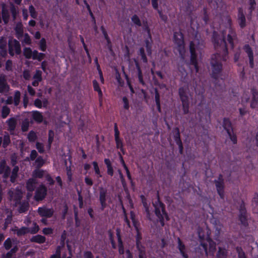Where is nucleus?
<instances>
[{"instance_id":"obj_1","label":"nucleus","mask_w":258,"mask_h":258,"mask_svg":"<svg viewBox=\"0 0 258 258\" xmlns=\"http://www.w3.org/2000/svg\"><path fill=\"white\" fill-rule=\"evenodd\" d=\"M212 41L216 52L213 54L211 60L212 69V77L217 79L218 75L222 70V64L220 61L227 60L228 50L225 41L224 31L221 35L215 31L213 32Z\"/></svg>"},{"instance_id":"obj_2","label":"nucleus","mask_w":258,"mask_h":258,"mask_svg":"<svg viewBox=\"0 0 258 258\" xmlns=\"http://www.w3.org/2000/svg\"><path fill=\"white\" fill-rule=\"evenodd\" d=\"M8 47L9 54L13 56L14 55V50L17 54L21 53V45L19 42L16 39H13L12 38L10 39L8 41Z\"/></svg>"},{"instance_id":"obj_3","label":"nucleus","mask_w":258,"mask_h":258,"mask_svg":"<svg viewBox=\"0 0 258 258\" xmlns=\"http://www.w3.org/2000/svg\"><path fill=\"white\" fill-rule=\"evenodd\" d=\"M189 50L190 53V63L194 66V67L198 72L199 69L198 66L197 55L196 53L195 45L192 41L190 42Z\"/></svg>"},{"instance_id":"obj_4","label":"nucleus","mask_w":258,"mask_h":258,"mask_svg":"<svg viewBox=\"0 0 258 258\" xmlns=\"http://www.w3.org/2000/svg\"><path fill=\"white\" fill-rule=\"evenodd\" d=\"M47 188L44 185H41L36 189L34 196V199L36 201L43 200L47 195Z\"/></svg>"},{"instance_id":"obj_5","label":"nucleus","mask_w":258,"mask_h":258,"mask_svg":"<svg viewBox=\"0 0 258 258\" xmlns=\"http://www.w3.org/2000/svg\"><path fill=\"white\" fill-rule=\"evenodd\" d=\"M158 201L155 203H153L155 207V213L157 217L163 216L162 214L165 212V207L164 204L160 201L159 196L157 195Z\"/></svg>"},{"instance_id":"obj_6","label":"nucleus","mask_w":258,"mask_h":258,"mask_svg":"<svg viewBox=\"0 0 258 258\" xmlns=\"http://www.w3.org/2000/svg\"><path fill=\"white\" fill-rule=\"evenodd\" d=\"M10 86L7 83V76L2 74L0 75V93L6 94L10 91Z\"/></svg>"},{"instance_id":"obj_7","label":"nucleus","mask_w":258,"mask_h":258,"mask_svg":"<svg viewBox=\"0 0 258 258\" xmlns=\"http://www.w3.org/2000/svg\"><path fill=\"white\" fill-rule=\"evenodd\" d=\"M8 195L10 196V200L15 201L16 204L21 203V200L23 197V193L21 190L16 189L15 191L10 190L8 192Z\"/></svg>"},{"instance_id":"obj_8","label":"nucleus","mask_w":258,"mask_h":258,"mask_svg":"<svg viewBox=\"0 0 258 258\" xmlns=\"http://www.w3.org/2000/svg\"><path fill=\"white\" fill-rule=\"evenodd\" d=\"M174 39L175 43L178 46V50L180 53H181L182 50L184 48V41L182 34L180 32H175L174 33Z\"/></svg>"},{"instance_id":"obj_9","label":"nucleus","mask_w":258,"mask_h":258,"mask_svg":"<svg viewBox=\"0 0 258 258\" xmlns=\"http://www.w3.org/2000/svg\"><path fill=\"white\" fill-rule=\"evenodd\" d=\"M53 209H48L45 207H40L38 209V213L41 217L50 218L54 214Z\"/></svg>"},{"instance_id":"obj_10","label":"nucleus","mask_w":258,"mask_h":258,"mask_svg":"<svg viewBox=\"0 0 258 258\" xmlns=\"http://www.w3.org/2000/svg\"><path fill=\"white\" fill-rule=\"evenodd\" d=\"M239 212L240 214L239 216V219L241 224L245 226L248 225V223L247 221L246 211L243 204H241L240 206Z\"/></svg>"},{"instance_id":"obj_11","label":"nucleus","mask_w":258,"mask_h":258,"mask_svg":"<svg viewBox=\"0 0 258 258\" xmlns=\"http://www.w3.org/2000/svg\"><path fill=\"white\" fill-rule=\"evenodd\" d=\"M237 22L241 28L243 29L246 26V19L241 8L238 9Z\"/></svg>"},{"instance_id":"obj_12","label":"nucleus","mask_w":258,"mask_h":258,"mask_svg":"<svg viewBox=\"0 0 258 258\" xmlns=\"http://www.w3.org/2000/svg\"><path fill=\"white\" fill-rule=\"evenodd\" d=\"M186 89L183 87H181L178 90L179 95L180 99L182 101L183 106L184 107L185 106L188 105V97L186 93Z\"/></svg>"},{"instance_id":"obj_13","label":"nucleus","mask_w":258,"mask_h":258,"mask_svg":"<svg viewBox=\"0 0 258 258\" xmlns=\"http://www.w3.org/2000/svg\"><path fill=\"white\" fill-rule=\"evenodd\" d=\"M114 132L115 141L116 144V147L117 148H120L123 154H124L123 149L122 142L119 139V132L118 130L117 124L116 123L114 124Z\"/></svg>"},{"instance_id":"obj_14","label":"nucleus","mask_w":258,"mask_h":258,"mask_svg":"<svg viewBox=\"0 0 258 258\" xmlns=\"http://www.w3.org/2000/svg\"><path fill=\"white\" fill-rule=\"evenodd\" d=\"M243 49L248 56L250 67L252 69L254 67L253 54L252 50L248 44L245 45L243 47Z\"/></svg>"},{"instance_id":"obj_15","label":"nucleus","mask_w":258,"mask_h":258,"mask_svg":"<svg viewBox=\"0 0 258 258\" xmlns=\"http://www.w3.org/2000/svg\"><path fill=\"white\" fill-rule=\"evenodd\" d=\"M107 194L106 189L101 187L99 188V200L101 204V209L103 210L106 206V195Z\"/></svg>"},{"instance_id":"obj_16","label":"nucleus","mask_w":258,"mask_h":258,"mask_svg":"<svg viewBox=\"0 0 258 258\" xmlns=\"http://www.w3.org/2000/svg\"><path fill=\"white\" fill-rule=\"evenodd\" d=\"M2 18L5 24H7L10 19V14L8 9L6 8V5L3 4L2 5Z\"/></svg>"},{"instance_id":"obj_17","label":"nucleus","mask_w":258,"mask_h":258,"mask_svg":"<svg viewBox=\"0 0 258 258\" xmlns=\"http://www.w3.org/2000/svg\"><path fill=\"white\" fill-rule=\"evenodd\" d=\"M222 126L226 131L228 135H230V132L233 131L232 123L229 118H224Z\"/></svg>"},{"instance_id":"obj_18","label":"nucleus","mask_w":258,"mask_h":258,"mask_svg":"<svg viewBox=\"0 0 258 258\" xmlns=\"http://www.w3.org/2000/svg\"><path fill=\"white\" fill-rule=\"evenodd\" d=\"M217 192L221 198H223L224 193V181H214Z\"/></svg>"},{"instance_id":"obj_19","label":"nucleus","mask_w":258,"mask_h":258,"mask_svg":"<svg viewBox=\"0 0 258 258\" xmlns=\"http://www.w3.org/2000/svg\"><path fill=\"white\" fill-rule=\"evenodd\" d=\"M37 183L36 180L34 178H30L26 182L27 189L29 191H33L35 188V184Z\"/></svg>"},{"instance_id":"obj_20","label":"nucleus","mask_w":258,"mask_h":258,"mask_svg":"<svg viewBox=\"0 0 258 258\" xmlns=\"http://www.w3.org/2000/svg\"><path fill=\"white\" fill-rule=\"evenodd\" d=\"M177 242H178V248L181 254L184 258H187L188 255L185 253L184 250L185 249V247L184 244L182 243L181 240L179 237H177Z\"/></svg>"},{"instance_id":"obj_21","label":"nucleus","mask_w":258,"mask_h":258,"mask_svg":"<svg viewBox=\"0 0 258 258\" xmlns=\"http://www.w3.org/2000/svg\"><path fill=\"white\" fill-rule=\"evenodd\" d=\"M7 123L9 126V131L11 132L15 131L17 125V119L14 117L9 119Z\"/></svg>"},{"instance_id":"obj_22","label":"nucleus","mask_w":258,"mask_h":258,"mask_svg":"<svg viewBox=\"0 0 258 258\" xmlns=\"http://www.w3.org/2000/svg\"><path fill=\"white\" fill-rule=\"evenodd\" d=\"M32 117L37 123H41L43 121V115L41 113L38 111H34L32 112Z\"/></svg>"},{"instance_id":"obj_23","label":"nucleus","mask_w":258,"mask_h":258,"mask_svg":"<svg viewBox=\"0 0 258 258\" xmlns=\"http://www.w3.org/2000/svg\"><path fill=\"white\" fill-rule=\"evenodd\" d=\"M17 37L18 39L23 35V29L21 23H18L15 28Z\"/></svg>"},{"instance_id":"obj_24","label":"nucleus","mask_w":258,"mask_h":258,"mask_svg":"<svg viewBox=\"0 0 258 258\" xmlns=\"http://www.w3.org/2000/svg\"><path fill=\"white\" fill-rule=\"evenodd\" d=\"M45 237L41 235L34 236L30 239L31 242H36L38 243H43L45 242Z\"/></svg>"},{"instance_id":"obj_25","label":"nucleus","mask_w":258,"mask_h":258,"mask_svg":"<svg viewBox=\"0 0 258 258\" xmlns=\"http://www.w3.org/2000/svg\"><path fill=\"white\" fill-rule=\"evenodd\" d=\"M19 170V167L18 166H15L14 168L12 170V175H11L10 177V181L12 183H14L16 181V179L18 177V172Z\"/></svg>"},{"instance_id":"obj_26","label":"nucleus","mask_w":258,"mask_h":258,"mask_svg":"<svg viewBox=\"0 0 258 258\" xmlns=\"http://www.w3.org/2000/svg\"><path fill=\"white\" fill-rule=\"evenodd\" d=\"M13 230L16 231V234L18 236H21L29 233V228L26 227H22L20 229L17 228Z\"/></svg>"},{"instance_id":"obj_27","label":"nucleus","mask_w":258,"mask_h":258,"mask_svg":"<svg viewBox=\"0 0 258 258\" xmlns=\"http://www.w3.org/2000/svg\"><path fill=\"white\" fill-rule=\"evenodd\" d=\"M227 252L225 248L219 247L216 258H227Z\"/></svg>"},{"instance_id":"obj_28","label":"nucleus","mask_w":258,"mask_h":258,"mask_svg":"<svg viewBox=\"0 0 258 258\" xmlns=\"http://www.w3.org/2000/svg\"><path fill=\"white\" fill-rule=\"evenodd\" d=\"M207 241L209 243V251L210 252H212L213 253H214V252L216 251V243L213 241L211 238H210L209 236L207 238Z\"/></svg>"},{"instance_id":"obj_29","label":"nucleus","mask_w":258,"mask_h":258,"mask_svg":"<svg viewBox=\"0 0 258 258\" xmlns=\"http://www.w3.org/2000/svg\"><path fill=\"white\" fill-rule=\"evenodd\" d=\"M155 99L156 105L157 106V109L158 111L160 112L161 111V109L160 103V94L158 92L157 89H155Z\"/></svg>"},{"instance_id":"obj_30","label":"nucleus","mask_w":258,"mask_h":258,"mask_svg":"<svg viewBox=\"0 0 258 258\" xmlns=\"http://www.w3.org/2000/svg\"><path fill=\"white\" fill-rule=\"evenodd\" d=\"M23 54L26 58H31L32 55V49L29 47H25L23 49Z\"/></svg>"},{"instance_id":"obj_31","label":"nucleus","mask_w":258,"mask_h":258,"mask_svg":"<svg viewBox=\"0 0 258 258\" xmlns=\"http://www.w3.org/2000/svg\"><path fill=\"white\" fill-rule=\"evenodd\" d=\"M29 126V121L28 118L25 119L22 123L21 130L22 132H25L28 130Z\"/></svg>"},{"instance_id":"obj_32","label":"nucleus","mask_w":258,"mask_h":258,"mask_svg":"<svg viewBox=\"0 0 258 258\" xmlns=\"http://www.w3.org/2000/svg\"><path fill=\"white\" fill-rule=\"evenodd\" d=\"M10 113V109L7 106H4L2 110V117L3 118H6Z\"/></svg>"},{"instance_id":"obj_33","label":"nucleus","mask_w":258,"mask_h":258,"mask_svg":"<svg viewBox=\"0 0 258 258\" xmlns=\"http://www.w3.org/2000/svg\"><path fill=\"white\" fill-rule=\"evenodd\" d=\"M29 207V204L28 202L23 203L21 204V206L19 209V212L20 213L25 212L28 211Z\"/></svg>"},{"instance_id":"obj_34","label":"nucleus","mask_w":258,"mask_h":258,"mask_svg":"<svg viewBox=\"0 0 258 258\" xmlns=\"http://www.w3.org/2000/svg\"><path fill=\"white\" fill-rule=\"evenodd\" d=\"M35 163L37 168H39L44 164V160L41 156H39L35 160Z\"/></svg>"},{"instance_id":"obj_35","label":"nucleus","mask_w":258,"mask_h":258,"mask_svg":"<svg viewBox=\"0 0 258 258\" xmlns=\"http://www.w3.org/2000/svg\"><path fill=\"white\" fill-rule=\"evenodd\" d=\"M74 216L75 220V226L76 227H78L81 225V220L79 219L78 212L76 207H75L74 209Z\"/></svg>"},{"instance_id":"obj_36","label":"nucleus","mask_w":258,"mask_h":258,"mask_svg":"<svg viewBox=\"0 0 258 258\" xmlns=\"http://www.w3.org/2000/svg\"><path fill=\"white\" fill-rule=\"evenodd\" d=\"M11 143V140L10 136L7 134L4 136L3 147L5 148H6Z\"/></svg>"},{"instance_id":"obj_37","label":"nucleus","mask_w":258,"mask_h":258,"mask_svg":"<svg viewBox=\"0 0 258 258\" xmlns=\"http://www.w3.org/2000/svg\"><path fill=\"white\" fill-rule=\"evenodd\" d=\"M236 250L238 253V258H247L245 252L241 247H236Z\"/></svg>"},{"instance_id":"obj_38","label":"nucleus","mask_w":258,"mask_h":258,"mask_svg":"<svg viewBox=\"0 0 258 258\" xmlns=\"http://www.w3.org/2000/svg\"><path fill=\"white\" fill-rule=\"evenodd\" d=\"M19 248L17 246H15L10 251L6 254V258H12L14 254L17 252Z\"/></svg>"},{"instance_id":"obj_39","label":"nucleus","mask_w":258,"mask_h":258,"mask_svg":"<svg viewBox=\"0 0 258 258\" xmlns=\"http://www.w3.org/2000/svg\"><path fill=\"white\" fill-rule=\"evenodd\" d=\"M20 96H21V93H20V91H17L15 92L14 101V104L15 106H17L19 104L20 100Z\"/></svg>"},{"instance_id":"obj_40","label":"nucleus","mask_w":258,"mask_h":258,"mask_svg":"<svg viewBox=\"0 0 258 258\" xmlns=\"http://www.w3.org/2000/svg\"><path fill=\"white\" fill-rule=\"evenodd\" d=\"M37 138L36 133L33 131H30L28 135V139L31 142H34Z\"/></svg>"},{"instance_id":"obj_41","label":"nucleus","mask_w":258,"mask_h":258,"mask_svg":"<svg viewBox=\"0 0 258 258\" xmlns=\"http://www.w3.org/2000/svg\"><path fill=\"white\" fill-rule=\"evenodd\" d=\"M44 171L40 170L39 168H38L37 169H36L34 171L33 175L35 177L42 178L44 175Z\"/></svg>"},{"instance_id":"obj_42","label":"nucleus","mask_w":258,"mask_h":258,"mask_svg":"<svg viewBox=\"0 0 258 258\" xmlns=\"http://www.w3.org/2000/svg\"><path fill=\"white\" fill-rule=\"evenodd\" d=\"M7 167H9V166L7 165L6 161L5 160H2L0 162V174H3L5 172Z\"/></svg>"},{"instance_id":"obj_43","label":"nucleus","mask_w":258,"mask_h":258,"mask_svg":"<svg viewBox=\"0 0 258 258\" xmlns=\"http://www.w3.org/2000/svg\"><path fill=\"white\" fill-rule=\"evenodd\" d=\"M33 225V227L32 228H29V233L31 234H35L39 231V228L38 225L35 222H34Z\"/></svg>"},{"instance_id":"obj_44","label":"nucleus","mask_w":258,"mask_h":258,"mask_svg":"<svg viewBox=\"0 0 258 258\" xmlns=\"http://www.w3.org/2000/svg\"><path fill=\"white\" fill-rule=\"evenodd\" d=\"M93 84L94 90L98 92V94L100 96H101L102 95V92L97 81L95 80H94L93 81Z\"/></svg>"},{"instance_id":"obj_45","label":"nucleus","mask_w":258,"mask_h":258,"mask_svg":"<svg viewBox=\"0 0 258 258\" xmlns=\"http://www.w3.org/2000/svg\"><path fill=\"white\" fill-rule=\"evenodd\" d=\"M132 22L136 25L138 26H141L142 23L139 18V17L137 15H134L131 18Z\"/></svg>"},{"instance_id":"obj_46","label":"nucleus","mask_w":258,"mask_h":258,"mask_svg":"<svg viewBox=\"0 0 258 258\" xmlns=\"http://www.w3.org/2000/svg\"><path fill=\"white\" fill-rule=\"evenodd\" d=\"M29 11L31 16L33 18H36L37 16V13L35 11L34 7L32 5H30L29 7Z\"/></svg>"},{"instance_id":"obj_47","label":"nucleus","mask_w":258,"mask_h":258,"mask_svg":"<svg viewBox=\"0 0 258 258\" xmlns=\"http://www.w3.org/2000/svg\"><path fill=\"white\" fill-rule=\"evenodd\" d=\"M4 246L6 249L9 250L12 247V241L11 239L9 238L6 240V241L4 242Z\"/></svg>"},{"instance_id":"obj_48","label":"nucleus","mask_w":258,"mask_h":258,"mask_svg":"<svg viewBox=\"0 0 258 258\" xmlns=\"http://www.w3.org/2000/svg\"><path fill=\"white\" fill-rule=\"evenodd\" d=\"M139 54H140L142 56V59H143L144 62H147V58L146 57V54L145 53V50L143 47H141L139 50Z\"/></svg>"},{"instance_id":"obj_49","label":"nucleus","mask_w":258,"mask_h":258,"mask_svg":"<svg viewBox=\"0 0 258 258\" xmlns=\"http://www.w3.org/2000/svg\"><path fill=\"white\" fill-rule=\"evenodd\" d=\"M174 133V139L175 141L176 140L180 139V132L179 129L178 127H176L173 129V131Z\"/></svg>"},{"instance_id":"obj_50","label":"nucleus","mask_w":258,"mask_h":258,"mask_svg":"<svg viewBox=\"0 0 258 258\" xmlns=\"http://www.w3.org/2000/svg\"><path fill=\"white\" fill-rule=\"evenodd\" d=\"M116 236H117V240H118V246L123 245V242H122V241L121 238L120 229L117 228L116 230Z\"/></svg>"},{"instance_id":"obj_51","label":"nucleus","mask_w":258,"mask_h":258,"mask_svg":"<svg viewBox=\"0 0 258 258\" xmlns=\"http://www.w3.org/2000/svg\"><path fill=\"white\" fill-rule=\"evenodd\" d=\"M36 147L40 153H43L44 152L43 145L39 142H37Z\"/></svg>"},{"instance_id":"obj_52","label":"nucleus","mask_w":258,"mask_h":258,"mask_svg":"<svg viewBox=\"0 0 258 258\" xmlns=\"http://www.w3.org/2000/svg\"><path fill=\"white\" fill-rule=\"evenodd\" d=\"M40 48L41 50L45 51L46 48V41L44 38H42L40 41Z\"/></svg>"},{"instance_id":"obj_53","label":"nucleus","mask_w":258,"mask_h":258,"mask_svg":"<svg viewBox=\"0 0 258 258\" xmlns=\"http://www.w3.org/2000/svg\"><path fill=\"white\" fill-rule=\"evenodd\" d=\"M42 73L40 71H36L35 75L33 76V79H36L38 81H41L42 77H41Z\"/></svg>"},{"instance_id":"obj_54","label":"nucleus","mask_w":258,"mask_h":258,"mask_svg":"<svg viewBox=\"0 0 258 258\" xmlns=\"http://www.w3.org/2000/svg\"><path fill=\"white\" fill-rule=\"evenodd\" d=\"M10 10L12 14L13 19L15 20L16 19L17 12L16 8L13 4L11 5Z\"/></svg>"},{"instance_id":"obj_55","label":"nucleus","mask_w":258,"mask_h":258,"mask_svg":"<svg viewBox=\"0 0 258 258\" xmlns=\"http://www.w3.org/2000/svg\"><path fill=\"white\" fill-rule=\"evenodd\" d=\"M258 102V97H252V100L250 103V107L252 108H254Z\"/></svg>"},{"instance_id":"obj_56","label":"nucleus","mask_w":258,"mask_h":258,"mask_svg":"<svg viewBox=\"0 0 258 258\" xmlns=\"http://www.w3.org/2000/svg\"><path fill=\"white\" fill-rule=\"evenodd\" d=\"M7 45L6 40L4 38L2 37L0 39V49H6Z\"/></svg>"},{"instance_id":"obj_57","label":"nucleus","mask_w":258,"mask_h":258,"mask_svg":"<svg viewBox=\"0 0 258 258\" xmlns=\"http://www.w3.org/2000/svg\"><path fill=\"white\" fill-rule=\"evenodd\" d=\"M24 42L28 45L31 43V39L28 33L24 34Z\"/></svg>"},{"instance_id":"obj_58","label":"nucleus","mask_w":258,"mask_h":258,"mask_svg":"<svg viewBox=\"0 0 258 258\" xmlns=\"http://www.w3.org/2000/svg\"><path fill=\"white\" fill-rule=\"evenodd\" d=\"M11 173V168L10 167H7V169L5 170V172H3V178L7 179L10 176Z\"/></svg>"},{"instance_id":"obj_59","label":"nucleus","mask_w":258,"mask_h":258,"mask_svg":"<svg viewBox=\"0 0 258 258\" xmlns=\"http://www.w3.org/2000/svg\"><path fill=\"white\" fill-rule=\"evenodd\" d=\"M38 154L36 150H33L31 151L30 156V160L31 161L34 160L37 157Z\"/></svg>"},{"instance_id":"obj_60","label":"nucleus","mask_w":258,"mask_h":258,"mask_svg":"<svg viewBox=\"0 0 258 258\" xmlns=\"http://www.w3.org/2000/svg\"><path fill=\"white\" fill-rule=\"evenodd\" d=\"M136 246L139 252L140 251V249L142 250H145V247L141 244V242L139 239L136 241Z\"/></svg>"},{"instance_id":"obj_61","label":"nucleus","mask_w":258,"mask_h":258,"mask_svg":"<svg viewBox=\"0 0 258 258\" xmlns=\"http://www.w3.org/2000/svg\"><path fill=\"white\" fill-rule=\"evenodd\" d=\"M138 79H139V81L140 83H141L143 85H145V83L143 80V75H142L141 70L138 71Z\"/></svg>"},{"instance_id":"obj_62","label":"nucleus","mask_w":258,"mask_h":258,"mask_svg":"<svg viewBox=\"0 0 258 258\" xmlns=\"http://www.w3.org/2000/svg\"><path fill=\"white\" fill-rule=\"evenodd\" d=\"M53 136H54L53 132L51 130H50L48 133V143H52L53 140Z\"/></svg>"},{"instance_id":"obj_63","label":"nucleus","mask_w":258,"mask_h":258,"mask_svg":"<svg viewBox=\"0 0 258 258\" xmlns=\"http://www.w3.org/2000/svg\"><path fill=\"white\" fill-rule=\"evenodd\" d=\"M17 156L15 155H13L11 157V163L13 166H15L17 163Z\"/></svg>"},{"instance_id":"obj_64","label":"nucleus","mask_w":258,"mask_h":258,"mask_svg":"<svg viewBox=\"0 0 258 258\" xmlns=\"http://www.w3.org/2000/svg\"><path fill=\"white\" fill-rule=\"evenodd\" d=\"M84 258H94L92 253L90 251H85L84 252Z\"/></svg>"}]
</instances>
